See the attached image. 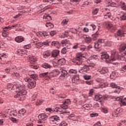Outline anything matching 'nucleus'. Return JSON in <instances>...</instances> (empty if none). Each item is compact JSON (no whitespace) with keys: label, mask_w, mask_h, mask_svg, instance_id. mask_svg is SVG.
<instances>
[{"label":"nucleus","mask_w":126,"mask_h":126,"mask_svg":"<svg viewBox=\"0 0 126 126\" xmlns=\"http://www.w3.org/2000/svg\"><path fill=\"white\" fill-rule=\"evenodd\" d=\"M94 69L95 68L93 65H85L79 70V72H80V73H83V74L87 73H89L90 71L94 70Z\"/></svg>","instance_id":"nucleus-2"},{"label":"nucleus","mask_w":126,"mask_h":126,"mask_svg":"<svg viewBox=\"0 0 126 126\" xmlns=\"http://www.w3.org/2000/svg\"><path fill=\"white\" fill-rule=\"evenodd\" d=\"M70 99H67L65 100L64 103H63V109L64 110H68L67 105H69L70 104Z\"/></svg>","instance_id":"nucleus-12"},{"label":"nucleus","mask_w":126,"mask_h":126,"mask_svg":"<svg viewBox=\"0 0 126 126\" xmlns=\"http://www.w3.org/2000/svg\"><path fill=\"white\" fill-rule=\"evenodd\" d=\"M90 27L91 30H93V31H94V29H96V26H95L94 24H91Z\"/></svg>","instance_id":"nucleus-55"},{"label":"nucleus","mask_w":126,"mask_h":126,"mask_svg":"<svg viewBox=\"0 0 126 126\" xmlns=\"http://www.w3.org/2000/svg\"><path fill=\"white\" fill-rule=\"evenodd\" d=\"M98 42L101 45V46H107L106 42L104 39H98Z\"/></svg>","instance_id":"nucleus-23"},{"label":"nucleus","mask_w":126,"mask_h":126,"mask_svg":"<svg viewBox=\"0 0 126 126\" xmlns=\"http://www.w3.org/2000/svg\"><path fill=\"white\" fill-rule=\"evenodd\" d=\"M63 114H64V116H66V114L67 115H69V111L68 110H64L63 111Z\"/></svg>","instance_id":"nucleus-62"},{"label":"nucleus","mask_w":126,"mask_h":126,"mask_svg":"<svg viewBox=\"0 0 126 126\" xmlns=\"http://www.w3.org/2000/svg\"><path fill=\"white\" fill-rule=\"evenodd\" d=\"M125 32H126V29L124 27H121L119 30L117 31V32L116 34H115V36H123L124 34H125Z\"/></svg>","instance_id":"nucleus-7"},{"label":"nucleus","mask_w":126,"mask_h":126,"mask_svg":"<svg viewBox=\"0 0 126 126\" xmlns=\"http://www.w3.org/2000/svg\"><path fill=\"white\" fill-rule=\"evenodd\" d=\"M79 80V75H76L74 76L72 79V82L73 83H75L76 82H77Z\"/></svg>","instance_id":"nucleus-25"},{"label":"nucleus","mask_w":126,"mask_h":126,"mask_svg":"<svg viewBox=\"0 0 126 126\" xmlns=\"http://www.w3.org/2000/svg\"><path fill=\"white\" fill-rule=\"evenodd\" d=\"M28 59L29 60V61L30 62L32 63H36L37 62V59H36V58L33 56H29L28 57Z\"/></svg>","instance_id":"nucleus-18"},{"label":"nucleus","mask_w":126,"mask_h":126,"mask_svg":"<svg viewBox=\"0 0 126 126\" xmlns=\"http://www.w3.org/2000/svg\"><path fill=\"white\" fill-rule=\"evenodd\" d=\"M39 77L40 78H44V79L47 80L50 79V73L49 72L42 73L39 74Z\"/></svg>","instance_id":"nucleus-10"},{"label":"nucleus","mask_w":126,"mask_h":126,"mask_svg":"<svg viewBox=\"0 0 126 126\" xmlns=\"http://www.w3.org/2000/svg\"><path fill=\"white\" fill-rule=\"evenodd\" d=\"M68 36H69V34H68V31H65L64 33V37H68Z\"/></svg>","instance_id":"nucleus-61"},{"label":"nucleus","mask_w":126,"mask_h":126,"mask_svg":"<svg viewBox=\"0 0 126 126\" xmlns=\"http://www.w3.org/2000/svg\"><path fill=\"white\" fill-rule=\"evenodd\" d=\"M23 53H24V51L23 50H18V54L19 56H23Z\"/></svg>","instance_id":"nucleus-56"},{"label":"nucleus","mask_w":126,"mask_h":126,"mask_svg":"<svg viewBox=\"0 0 126 126\" xmlns=\"http://www.w3.org/2000/svg\"><path fill=\"white\" fill-rule=\"evenodd\" d=\"M14 98H19V100H23L24 99H25V98L21 97V96L18 95L17 94V95H14Z\"/></svg>","instance_id":"nucleus-53"},{"label":"nucleus","mask_w":126,"mask_h":126,"mask_svg":"<svg viewBox=\"0 0 126 126\" xmlns=\"http://www.w3.org/2000/svg\"><path fill=\"white\" fill-rule=\"evenodd\" d=\"M16 92L18 96H21V98H25L26 96V86L24 85H19L16 87Z\"/></svg>","instance_id":"nucleus-1"},{"label":"nucleus","mask_w":126,"mask_h":126,"mask_svg":"<svg viewBox=\"0 0 126 126\" xmlns=\"http://www.w3.org/2000/svg\"><path fill=\"white\" fill-rule=\"evenodd\" d=\"M84 38H85L86 43H90L91 42V38L89 36L84 35Z\"/></svg>","instance_id":"nucleus-30"},{"label":"nucleus","mask_w":126,"mask_h":126,"mask_svg":"<svg viewBox=\"0 0 126 126\" xmlns=\"http://www.w3.org/2000/svg\"><path fill=\"white\" fill-rule=\"evenodd\" d=\"M10 70H11V68L7 67L5 68L6 73H9V72H10Z\"/></svg>","instance_id":"nucleus-54"},{"label":"nucleus","mask_w":126,"mask_h":126,"mask_svg":"<svg viewBox=\"0 0 126 126\" xmlns=\"http://www.w3.org/2000/svg\"><path fill=\"white\" fill-rule=\"evenodd\" d=\"M101 46H102V45H101V44H100L98 42L94 43V47L95 49H100Z\"/></svg>","instance_id":"nucleus-33"},{"label":"nucleus","mask_w":126,"mask_h":126,"mask_svg":"<svg viewBox=\"0 0 126 126\" xmlns=\"http://www.w3.org/2000/svg\"><path fill=\"white\" fill-rule=\"evenodd\" d=\"M98 35H99V32H96L95 33L92 35L93 39L95 40H97L98 38Z\"/></svg>","instance_id":"nucleus-28"},{"label":"nucleus","mask_w":126,"mask_h":126,"mask_svg":"<svg viewBox=\"0 0 126 126\" xmlns=\"http://www.w3.org/2000/svg\"><path fill=\"white\" fill-rule=\"evenodd\" d=\"M13 86H14L13 84L11 83L8 84L7 85V88L11 90H12V88H13Z\"/></svg>","instance_id":"nucleus-46"},{"label":"nucleus","mask_w":126,"mask_h":126,"mask_svg":"<svg viewBox=\"0 0 126 126\" xmlns=\"http://www.w3.org/2000/svg\"><path fill=\"white\" fill-rule=\"evenodd\" d=\"M84 58H85L84 54H82L81 53H78L76 56L75 60L76 64H81V63H82V62H83L82 59Z\"/></svg>","instance_id":"nucleus-3"},{"label":"nucleus","mask_w":126,"mask_h":126,"mask_svg":"<svg viewBox=\"0 0 126 126\" xmlns=\"http://www.w3.org/2000/svg\"><path fill=\"white\" fill-rule=\"evenodd\" d=\"M98 11H99V9L96 8L93 10L92 13L94 15H95V14H97L98 13Z\"/></svg>","instance_id":"nucleus-47"},{"label":"nucleus","mask_w":126,"mask_h":126,"mask_svg":"<svg viewBox=\"0 0 126 126\" xmlns=\"http://www.w3.org/2000/svg\"><path fill=\"white\" fill-rule=\"evenodd\" d=\"M26 113V110L25 109H21L18 113L17 118L18 119H22L24 116V114Z\"/></svg>","instance_id":"nucleus-9"},{"label":"nucleus","mask_w":126,"mask_h":126,"mask_svg":"<svg viewBox=\"0 0 126 126\" xmlns=\"http://www.w3.org/2000/svg\"><path fill=\"white\" fill-rule=\"evenodd\" d=\"M52 46H54V47H59L60 46V43L59 41H53L51 44Z\"/></svg>","instance_id":"nucleus-35"},{"label":"nucleus","mask_w":126,"mask_h":126,"mask_svg":"<svg viewBox=\"0 0 126 126\" xmlns=\"http://www.w3.org/2000/svg\"><path fill=\"white\" fill-rule=\"evenodd\" d=\"M102 97H103L102 95L96 94L94 96V100L95 101H99V100H101V99H102Z\"/></svg>","instance_id":"nucleus-29"},{"label":"nucleus","mask_w":126,"mask_h":126,"mask_svg":"<svg viewBox=\"0 0 126 126\" xmlns=\"http://www.w3.org/2000/svg\"><path fill=\"white\" fill-rule=\"evenodd\" d=\"M7 57V56L5 54L1 55L0 54V59L1 61H6Z\"/></svg>","instance_id":"nucleus-34"},{"label":"nucleus","mask_w":126,"mask_h":126,"mask_svg":"<svg viewBox=\"0 0 126 126\" xmlns=\"http://www.w3.org/2000/svg\"><path fill=\"white\" fill-rule=\"evenodd\" d=\"M59 54H60V51L57 50H54L52 52V57L53 58H57L59 56Z\"/></svg>","instance_id":"nucleus-20"},{"label":"nucleus","mask_w":126,"mask_h":126,"mask_svg":"<svg viewBox=\"0 0 126 126\" xmlns=\"http://www.w3.org/2000/svg\"><path fill=\"white\" fill-rule=\"evenodd\" d=\"M46 27H48L49 28H53L54 27V25L51 23V22H49V23H46Z\"/></svg>","instance_id":"nucleus-40"},{"label":"nucleus","mask_w":126,"mask_h":126,"mask_svg":"<svg viewBox=\"0 0 126 126\" xmlns=\"http://www.w3.org/2000/svg\"><path fill=\"white\" fill-rule=\"evenodd\" d=\"M101 111L104 114H107V113H108V109L105 107H103L101 109Z\"/></svg>","instance_id":"nucleus-48"},{"label":"nucleus","mask_w":126,"mask_h":126,"mask_svg":"<svg viewBox=\"0 0 126 126\" xmlns=\"http://www.w3.org/2000/svg\"><path fill=\"white\" fill-rule=\"evenodd\" d=\"M30 66L32 68H33L34 69H37L38 68L37 66L34 64H31Z\"/></svg>","instance_id":"nucleus-50"},{"label":"nucleus","mask_w":126,"mask_h":126,"mask_svg":"<svg viewBox=\"0 0 126 126\" xmlns=\"http://www.w3.org/2000/svg\"><path fill=\"white\" fill-rule=\"evenodd\" d=\"M121 70L122 71H126V65L122 67Z\"/></svg>","instance_id":"nucleus-63"},{"label":"nucleus","mask_w":126,"mask_h":126,"mask_svg":"<svg viewBox=\"0 0 126 126\" xmlns=\"http://www.w3.org/2000/svg\"><path fill=\"white\" fill-rule=\"evenodd\" d=\"M126 49V43L121 44L119 48V51H120V52H123V51H125V50Z\"/></svg>","instance_id":"nucleus-22"},{"label":"nucleus","mask_w":126,"mask_h":126,"mask_svg":"<svg viewBox=\"0 0 126 126\" xmlns=\"http://www.w3.org/2000/svg\"><path fill=\"white\" fill-rule=\"evenodd\" d=\"M15 40L17 43H21L24 41V37L22 36H18L15 38Z\"/></svg>","instance_id":"nucleus-17"},{"label":"nucleus","mask_w":126,"mask_h":126,"mask_svg":"<svg viewBox=\"0 0 126 126\" xmlns=\"http://www.w3.org/2000/svg\"><path fill=\"white\" fill-rule=\"evenodd\" d=\"M45 111L49 112L50 113H51V112H54V110L52 109V108H47L45 109Z\"/></svg>","instance_id":"nucleus-60"},{"label":"nucleus","mask_w":126,"mask_h":126,"mask_svg":"<svg viewBox=\"0 0 126 126\" xmlns=\"http://www.w3.org/2000/svg\"><path fill=\"white\" fill-rule=\"evenodd\" d=\"M101 126V123L100 122H97L96 124H95L94 126Z\"/></svg>","instance_id":"nucleus-64"},{"label":"nucleus","mask_w":126,"mask_h":126,"mask_svg":"<svg viewBox=\"0 0 126 126\" xmlns=\"http://www.w3.org/2000/svg\"><path fill=\"white\" fill-rule=\"evenodd\" d=\"M31 42L32 43H33V45H35V47H37V48H38V46H40V44H41V43H40V42H39V40H38V39L36 38H33Z\"/></svg>","instance_id":"nucleus-15"},{"label":"nucleus","mask_w":126,"mask_h":126,"mask_svg":"<svg viewBox=\"0 0 126 126\" xmlns=\"http://www.w3.org/2000/svg\"><path fill=\"white\" fill-rule=\"evenodd\" d=\"M29 75H30L31 78H29L30 79H32V80L36 81L37 78H38V75L37 74H35V72L32 71H30L29 72Z\"/></svg>","instance_id":"nucleus-5"},{"label":"nucleus","mask_w":126,"mask_h":126,"mask_svg":"<svg viewBox=\"0 0 126 126\" xmlns=\"http://www.w3.org/2000/svg\"><path fill=\"white\" fill-rule=\"evenodd\" d=\"M43 19H48V20H52V18L49 15H45L43 16Z\"/></svg>","instance_id":"nucleus-42"},{"label":"nucleus","mask_w":126,"mask_h":126,"mask_svg":"<svg viewBox=\"0 0 126 126\" xmlns=\"http://www.w3.org/2000/svg\"><path fill=\"white\" fill-rule=\"evenodd\" d=\"M83 77L85 80H89L91 78V75H85Z\"/></svg>","instance_id":"nucleus-44"},{"label":"nucleus","mask_w":126,"mask_h":126,"mask_svg":"<svg viewBox=\"0 0 126 126\" xmlns=\"http://www.w3.org/2000/svg\"><path fill=\"white\" fill-rule=\"evenodd\" d=\"M38 121H41L42 122H45L47 120V119H48V116L46 115V114H40L38 115Z\"/></svg>","instance_id":"nucleus-8"},{"label":"nucleus","mask_w":126,"mask_h":126,"mask_svg":"<svg viewBox=\"0 0 126 126\" xmlns=\"http://www.w3.org/2000/svg\"><path fill=\"white\" fill-rule=\"evenodd\" d=\"M69 73L71 74H76L77 73V70L76 69H71L69 70Z\"/></svg>","instance_id":"nucleus-38"},{"label":"nucleus","mask_w":126,"mask_h":126,"mask_svg":"<svg viewBox=\"0 0 126 126\" xmlns=\"http://www.w3.org/2000/svg\"><path fill=\"white\" fill-rule=\"evenodd\" d=\"M59 120H60V118L57 116H51L49 118L50 124H53V125H57V122Z\"/></svg>","instance_id":"nucleus-6"},{"label":"nucleus","mask_w":126,"mask_h":126,"mask_svg":"<svg viewBox=\"0 0 126 126\" xmlns=\"http://www.w3.org/2000/svg\"><path fill=\"white\" fill-rule=\"evenodd\" d=\"M84 3L86 5H90L92 3V1L91 0H87Z\"/></svg>","instance_id":"nucleus-45"},{"label":"nucleus","mask_w":126,"mask_h":126,"mask_svg":"<svg viewBox=\"0 0 126 126\" xmlns=\"http://www.w3.org/2000/svg\"><path fill=\"white\" fill-rule=\"evenodd\" d=\"M111 12H107L104 15V19H107L108 18H111Z\"/></svg>","instance_id":"nucleus-32"},{"label":"nucleus","mask_w":126,"mask_h":126,"mask_svg":"<svg viewBox=\"0 0 126 126\" xmlns=\"http://www.w3.org/2000/svg\"><path fill=\"white\" fill-rule=\"evenodd\" d=\"M50 34L51 36H54V35H56L57 34V32L56 31H51L50 32Z\"/></svg>","instance_id":"nucleus-52"},{"label":"nucleus","mask_w":126,"mask_h":126,"mask_svg":"<svg viewBox=\"0 0 126 126\" xmlns=\"http://www.w3.org/2000/svg\"><path fill=\"white\" fill-rule=\"evenodd\" d=\"M105 2L107 4H109V5H111V6H114V5H116V4H117V3L113 2L111 0H106Z\"/></svg>","instance_id":"nucleus-26"},{"label":"nucleus","mask_w":126,"mask_h":126,"mask_svg":"<svg viewBox=\"0 0 126 126\" xmlns=\"http://www.w3.org/2000/svg\"><path fill=\"white\" fill-rule=\"evenodd\" d=\"M42 66L44 68H51V67H52V66H51V65H50L47 63H43L42 65Z\"/></svg>","instance_id":"nucleus-37"},{"label":"nucleus","mask_w":126,"mask_h":126,"mask_svg":"<svg viewBox=\"0 0 126 126\" xmlns=\"http://www.w3.org/2000/svg\"><path fill=\"white\" fill-rule=\"evenodd\" d=\"M69 20L68 19H64V22H63V25H67V23H68Z\"/></svg>","instance_id":"nucleus-59"},{"label":"nucleus","mask_w":126,"mask_h":126,"mask_svg":"<svg viewBox=\"0 0 126 126\" xmlns=\"http://www.w3.org/2000/svg\"><path fill=\"white\" fill-rule=\"evenodd\" d=\"M117 4L118 5H120L121 7H122V6L125 5V3L124 1H119L117 3Z\"/></svg>","instance_id":"nucleus-49"},{"label":"nucleus","mask_w":126,"mask_h":126,"mask_svg":"<svg viewBox=\"0 0 126 126\" xmlns=\"http://www.w3.org/2000/svg\"><path fill=\"white\" fill-rule=\"evenodd\" d=\"M44 102V100L42 99H38L36 102V106H39L40 105H41L42 103Z\"/></svg>","instance_id":"nucleus-39"},{"label":"nucleus","mask_w":126,"mask_h":126,"mask_svg":"<svg viewBox=\"0 0 126 126\" xmlns=\"http://www.w3.org/2000/svg\"><path fill=\"white\" fill-rule=\"evenodd\" d=\"M97 71L100 73V74H104L105 73H107L109 70L106 67H103L100 69H98Z\"/></svg>","instance_id":"nucleus-13"},{"label":"nucleus","mask_w":126,"mask_h":126,"mask_svg":"<svg viewBox=\"0 0 126 126\" xmlns=\"http://www.w3.org/2000/svg\"><path fill=\"white\" fill-rule=\"evenodd\" d=\"M122 104L123 105V106H126V97L123 99L122 100Z\"/></svg>","instance_id":"nucleus-57"},{"label":"nucleus","mask_w":126,"mask_h":126,"mask_svg":"<svg viewBox=\"0 0 126 126\" xmlns=\"http://www.w3.org/2000/svg\"><path fill=\"white\" fill-rule=\"evenodd\" d=\"M69 32H71L73 34H79V32L76 29L73 28L69 31Z\"/></svg>","instance_id":"nucleus-31"},{"label":"nucleus","mask_w":126,"mask_h":126,"mask_svg":"<svg viewBox=\"0 0 126 126\" xmlns=\"http://www.w3.org/2000/svg\"><path fill=\"white\" fill-rule=\"evenodd\" d=\"M110 86L111 88H116V89H118V90H121V87L118 86L115 83L112 82L110 83Z\"/></svg>","instance_id":"nucleus-19"},{"label":"nucleus","mask_w":126,"mask_h":126,"mask_svg":"<svg viewBox=\"0 0 126 126\" xmlns=\"http://www.w3.org/2000/svg\"><path fill=\"white\" fill-rule=\"evenodd\" d=\"M101 60H108L109 59V55L107 53H104L101 55Z\"/></svg>","instance_id":"nucleus-27"},{"label":"nucleus","mask_w":126,"mask_h":126,"mask_svg":"<svg viewBox=\"0 0 126 126\" xmlns=\"http://www.w3.org/2000/svg\"><path fill=\"white\" fill-rule=\"evenodd\" d=\"M111 60L112 61H116V60H120V56H118V57H117V56L116 55H112L111 56Z\"/></svg>","instance_id":"nucleus-36"},{"label":"nucleus","mask_w":126,"mask_h":126,"mask_svg":"<svg viewBox=\"0 0 126 126\" xmlns=\"http://www.w3.org/2000/svg\"><path fill=\"white\" fill-rule=\"evenodd\" d=\"M59 71L54 70L49 73V76H57V75H59Z\"/></svg>","instance_id":"nucleus-21"},{"label":"nucleus","mask_w":126,"mask_h":126,"mask_svg":"<svg viewBox=\"0 0 126 126\" xmlns=\"http://www.w3.org/2000/svg\"><path fill=\"white\" fill-rule=\"evenodd\" d=\"M24 80L25 82H29V84H28L29 88L32 89L36 86V81H33L32 79H30V78H25Z\"/></svg>","instance_id":"nucleus-4"},{"label":"nucleus","mask_w":126,"mask_h":126,"mask_svg":"<svg viewBox=\"0 0 126 126\" xmlns=\"http://www.w3.org/2000/svg\"><path fill=\"white\" fill-rule=\"evenodd\" d=\"M103 25L105 26L106 28L107 29H114V30L112 31V32H115V28L113 27V25L109 22H104L103 23Z\"/></svg>","instance_id":"nucleus-11"},{"label":"nucleus","mask_w":126,"mask_h":126,"mask_svg":"<svg viewBox=\"0 0 126 126\" xmlns=\"http://www.w3.org/2000/svg\"><path fill=\"white\" fill-rule=\"evenodd\" d=\"M11 27H13L14 28H19V27H20V24H17L13 25L11 27L9 26V29L11 28Z\"/></svg>","instance_id":"nucleus-43"},{"label":"nucleus","mask_w":126,"mask_h":126,"mask_svg":"<svg viewBox=\"0 0 126 126\" xmlns=\"http://www.w3.org/2000/svg\"><path fill=\"white\" fill-rule=\"evenodd\" d=\"M10 112V109L6 110L4 111H2L0 113V115L1 116H2V117H3L4 118H6V117H7L8 115H9Z\"/></svg>","instance_id":"nucleus-16"},{"label":"nucleus","mask_w":126,"mask_h":126,"mask_svg":"<svg viewBox=\"0 0 126 126\" xmlns=\"http://www.w3.org/2000/svg\"><path fill=\"white\" fill-rule=\"evenodd\" d=\"M24 49H30L31 48V44H29L28 45H24Z\"/></svg>","instance_id":"nucleus-58"},{"label":"nucleus","mask_w":126,"mask_h":126,"mask_svg":"<svg viewBox=\"0 0 126 126\" xmlns=\"http://www.w3.org/2000/svg\"><path fill=\"white\" fill-rule=\"evenodd\" d=\"M68 76V73H67V71L66 70H63V77H67Z\"/></svg>","instance_id":"nucleus-51"},{"label":"nucleus","mask_w":126,"mask_h":126,"mask_svg":"<svg viewBox=\"0 0 126 126\" xmlns=\"http://www.w3.org/2000/svg\"><path fill=\"white\" fill-rule=\"evenodd\" d=\"M51 56V54H50L49 52H45L43 53V58L44 59H47L48 58V57H50Z\"/></svg>","instance_id":"nucleus-41"},{"label":"nucleus","mask_w":126,"mask_h":126,"mask_svg":"<svg viewBox=\"0 0 126 126\" xmlns=\"http://www.w3.org/2000/svg\"><path fill=\"white\" fill-rule=\"evenodd\" d=\"M20 76V74L19 73L17 72H13L11 75V77L12 78H17Z\"/></svg>","instance_id":"nucleus-24"},{"label":"nucleus","mask_w":126,"mask_h":126,"mask_svg":"<svg viewBox=\"0 0 126 126\" xmlns=\"http://www.w3.org/2000/svg\"><path fill=\"white\" fill-rule=\"evenodd\" d=\"M7 29H9V27H5L3 29V31L2 32V36L3 37H6L8 35V32H7Z\"/></svg>","instance_id":"nucleus-14"}]
</instances>
